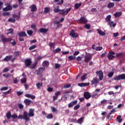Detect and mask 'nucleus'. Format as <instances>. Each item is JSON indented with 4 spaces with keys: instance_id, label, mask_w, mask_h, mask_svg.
<instances>
[{
    "instance_id": "nucleus-1",
    "label": "nucleus",
    "mask_w": 125,
    "mask_h": 125,
    "mask_svg": "<svg viewBox=\"0 0 125 125\" xmlns=\"http://www.w3.org/2000/svg\"><path fill=\"white\" fill-rule=\"evenodd\" d=\"M17 118L19 119L24 120L25 121H30V118L28 117V113L26 111L23 112V115H19L18 116H17Z\"/></svg>"
},
{
    "instance_id": "nucleus-2",
    "label": "nucleus",
    "mask_w": 125,
    "mask_h": 125,
    "mask_svg": "<svg viewBox=\"0 0 125 125\" xmlns=\"http://www.w3.org/2000/svg\"><path fill=\"white\" fill-rule=\"evenodd\" d=\"M113 80L117 81L125 80V74L124 73L118 75L113 78Z\"/></svg>"
},
{
    "instance_id": "nucleus-3",
    "label": "nucleus",
    "mask_w": 125,
    "mask_h": 125,
    "mask_svg": "<svg viewBox=\"0 0 125 125\" xmlns=\"http://www.w3.org/2000/svg\"><path fill=\"white\" fill-rule=\"evenodd\" d=\"M0 39H1L2 42L3 43L9 42H11L12 40H13V39L11 38H5V37L3 35H0Z\"/></svg>"
},
{
    "instance_id": "nucleus-4",
    "label": "nucleus",
    "mask_w": 125,
    "mask_h": 125,
    "mask_svg": "<svg viewBox=\"0 0 125 125\" xmlns=\"http://www.w3.org/2000/svg\"><path fill=\"white\" fill-rule=\"evenodd\" d=\"M115 53L113 50L109 51L107 56L109 60L111 61L114 59Z\"/></svg>"
},
{
    "instance_id": "nucleus-5",
    "label": "nucleus",
    "mask_w": 125,
    "mask_h": 125,
    "mask_svg": "<svg viewBox=\"0 0 125 125\" xmlns=\"http://www.w3.org/2000/svg\"><path fill=\"white\" fill-rule=\"evenodd\" d=\"M96 73L98 76V77H99V80L102 81L104 78V73L102 70L98 71Z\"/></svg>"
},
{
    "instance_id": "nucleus-6",
    "label": "nucleus",
    "mask_w": 125,
    "mask_h": 125,
    "mask_svg": "<svg viewBox=\"0 0 125 125\" xmlns=\"http://www.w3.org/2000/svg\"><path fill=\"white\" fill-rule=\"evenodd\" d=\"M32 61L31 59H27L24 61V65L26 67H28L31 66Z\"/></svg>"
},
{
    "instance_id": "nucleus-7",
    "label": "nucleus",
    "mask_w": 125,
    "mask_h": 125,
    "mask_svg": "<svg viewBox=\"0 0 125 125\" xmlns=\"http://www.w3.org/2000/svg\"><path fill=\"white\" fill-rule=\"evenodd\" d=\"M70 36L75 39L79 37V34L75 32V31L72 30L70 33Z\"/></svg>"
},
{
    "instance_id": "nucleus-8",
    "label": "nucleus",
    "mask_w": 125,
    "mask_h": 125,
    "mask_svg": "<svg viewBox=\"0 0 125 125\" xmlns=\"http://www.w3.org/2000/svg\"><path fill=\"white\" fill-rule=\"evenodd\" d=\"M63 21V18H61V19L59 21H54V24L55 25H57V27H59L60 26H62V24H59L60 23H61Z\"/></svg>"
},
{
    "instance_id": "nucleus-9",
    "label": "nucleus",
    "mask_w": 125,
    "mask_h": 125,
    "mask_svg": "<svg viewBox=\"0 0 125 125\" xmlns=\"http://www.w3.org/2000/svg\"><path fill=\"white\" fill-rule=\"evenodd\" d=\"M99 83V80L96 77H94L92 81H91V85H93L95 84H98Z\"/></svg>"
},
{
    "instance_id": "nucleus-10",
    "label": "nucleus",
    "mask_w": 125,
    "mask_h": 125,
    "mask_svg": "<svg viewBox=\"0 0 125 125\" xmlns=\"http://www.w3.org/2000/svg\"><path fill=\"white\" fill-rule=\"evenodd\" d=\"M45 69L44 67H40L39 68H38V70H37V75L38 76H41L42 75V72H43V71L45 70Z\"/></svg>"
},
{
    "instance_id": "nucleus-11",
    "label": "nucleus",
    "mask_w": 125,
    "mask_h": 125,
    "mask_svg": "<svg viewBox=\"0 0 125 125\" xmlns=\"http://www.w3.org/2000/svg\"><path fill=\"white\" fill-rule=\"evenodd\" d=\"M84 98L86 100H88L91 97V94L88 92H85L83 95Z\"/></svg>"
},
{
    "instance_id": "nucleus-12",
    "label": "nucleus",
    "mask_w": 125,
    "mask_h": 125,
    "mask_svg": "<svg viewBox=\"0 0 125 125\" xmlns=\"http://www.w3.org/2000/svg\"><path fill=\"white\" fill-rule=\"evenodd\" d=\"M92 59V56L91 55H87L84 57V61L86 62H88Z\"/></svg>"
},
{
    "instance_id": "nucleus-13",
    "label": "nucleus",
    "mask_w": 125,
    "mask_h": 125,
    "mask_svg": "<svg viewBox=\"0 0 125 125\" xmlns=\"http://www.w3.org/2000/svg\"><path fill=\"white\" fill-rule=\"evenodd\" d=\"M48 31V28H41L39 29V32L41 33H42L43 34L47 33Z\"/></svg>"
},
{
    "instance_id": "nucleus-14",
    "label": "nucleus",
    "mask_w": 125,
    "mask_h": 125,
    "mask_svg": "<svg viewBox=\"0 0 125 125\" xmlns=\"http://www.w3.org/2000/svg\"><path fill=\"white\" fill-rule=\"evenodd\" d=\"M12 59V55H8L3 59V62H8L9 61H11Z\"/></svg>"
},
{
    "instance_id": "nucleus-15",
    "label": "nucleus",
    "mask_w": 125,
    "mask_h": 125,
    "mask_svg": "<svg viewBox=\"0 0 125 125\" xmlns=\"http://www.w3.org/2000/svg\"><path fill=\"white\" fill-rule=\"evenodd\" d=\"M18 36L19 37H27V35L26 34V33H25L24 31H22V32H19L18 34Z\"/></svg>"
},
{
    "instance_id": "nucleus-16",
    "label": "nucleus",
    "mask_w": 125,
    "mask_h": 125,
    "mask_svg": "<svg viewBox=\"0 0 125 125\" xmlns=\"http://www.w3.org/2000/svg\"><path fill=\"white\" fill-rule=\"evenodd\" d=\"M107 25H108L110 27H113L114 28L115 26L117 25V23H114V21H110L107 22Z\"/></svg>"
},
{
    "instance_id": "nucleus-17",
    "label": "nucleus",
    "mask_w": 125,
    "mask_h": 125,
    "mask_svg": "<svg viewBox=\"0 0 125 125\" xmlns=\"http://www.w3.org/2000/svg\"><path fill=\"white\" fill-rule=\"evenodd\" d=\"M84 117L82 116L81 117L80 119H79L77 121V123L78 124H79V125H82L83 123L84 122Z\"/></svg>"
},
{
    "instance_id": "nucleus-18",
    "label": "nucleus",
    "mask_w": 125,
    "mask_h": 125,
    "mask_svg": "<svg viewBox=\"0 0 125 125\" xmlns=\"http://www.w3.org/2000/svg\"><path fill=\"white\" fill-rule=\"evenodd\" d=\"M30 11H31L32 12H35L37 10H38V8H37L36 5L33 4L31 5L30 6Z\"/></svg>"
},
{
    "instance_id": "nucleus-19",
    "label": "nucleus",
    "mask_w": 125,
    "mask_h": 125,
    "mask_svg": "<svg viewBox=\"0 0 125 125\" xmlns=\"http://www.w3.org/2000/svg\"><path fill=\"white\" fill-rule=\"evenodd\" d=\"M49 62L48 61H44L42 63V66L43 67H48L49 66Z\"/></svg>"
},
{
    "instance_id": "nucleus-20",
    "label": "nucleus",
    "mask_w": 125,
    "mask_h": 125,
    "mask_svg": "<svg viewBox=\"0 0 125 125\" xmlns=\"http://www.w3.org/2000/svg\"><path fill=\"white\" fill-rule=\"evenodd\" d=\"M77 103H78V101L75 100V101L72 102L71 103H69V104H68V106L69 108L72 107L74 105L77 104Z\"/></svg>"
},
{
    "instance_id": "nucleus-21",
    "label": "nucleus",
    "mask_w": 125,
    "mask_h": 125,
    "mask_svg": "<svg viewBox=\"0 0 125 125\" xmlns=\"http://www.w3.org/2000/svg\"><path fill=\"white\" fill-rule=\"evenodd\" d=\"M34 109H29V113L28 115L30 117H32L34 116Z\"/></svg>"
},
{
    "instance_id": "nucleus-22",
    "label": "nucleus",
    "mask_w": 125,
    "mask_h": 125,
    "mask_svg": "<svg viewBox=\"0 0 125 125\" xmlns=\"http://www.w3.org/2000/svg\"><path fill=\"white\" fill-rule=\"evenodd\" d=\"M12 10V7L10 5H8L5 8H3V11H8Z\"/></svg>"
},
{
    "instance_id": "nucleus-23",
    "label": "nucleus",
    "mask_w": 125,
    "mask_h": 125,
    "mask_svg": "<svg viewBox=\"0 0 125 125\" xmlns=\"http://www.w3.org/2000/svg\"><path fill=\"white\" fill-rule=\"evenodd\" d=\"M79 21L82 23H86L87 22V19L84 17H81L80 19H79Z\"/></svg>"
},
{
    "instance_id": "nucleus-24",
    "label": "nucleus",
    "mask_w": 125,
    "mask_h": 125,
    "mask_svg": "<svg viewBox=\"0 0 125 125\" xmlns=\"http://www.w3.org/2000/svg\"><path fill=\"white\" fill-rule=\"evenodd\" d=\"M25 97L28 98H31V99L32 100H34L36 98L35 96L32 95L31 94H25Z\"/></svg>"
},
{
    "instance_id": "nucleus-25",
    "label": "nucleus",
    "mask_w": 125,
    "mask_h": 125,
    "mask_svg": "<svg viewBox=\"0 0 125 125\" xmlns=\"http://www.w3.org/2000/svg\"><path fill=\"white\" fill-rule=\"evenodd\" d=\"M89 85V83H79L78 85L81 87H83L84 86H86Z\"/></svg>"
},
{
    "instance_id": "nucleus-26",
    "label": "nucleus",
    "mask_w": 125,
    "mask_h": 125,
    "mask_svg": "<svg viewBox=\"0 0 125 125\" xmlns=\"http://www.w3.org/2000/svg\"><path fill=\"white\" fill-rule=\"evenodd\" d=\"M72 10V8H69L66 9V10H63V15H66L68 13Z\"/></svg>"
},
{
    "instance_id": "nucleus-27",
    "label": "nucleus",
    "mask_w": 125,
    "mask_h": 125,
    "mask_svg": "<svg viewBox=\"0 0 125 125\" xmlns=\"http://www.w3.org/2000/svg\"><path fill=\"white\" fill-rule=\"evenodd\" d=\"M97 31H98V33L101 36H105V33H104L102 30H101L100 29H98Z\"/></svg>"
},
{
    "instance_id": "nucleus-28",
    "label": "nucleus",
    "mask_w": 125,
    "mask_h": 125,
    "mask_svg": "<svg viewBox=\"0 0 125 125\" xmlns=\"http://www.w3.org/2000/svg\"><path fill=\"white\" fill-rule=\"evenodd\" d=\"M49 46H50V49L53 51L55 49V43L53 42H49Z\"/></svg>"
},
{
    "instance_id": "nucleus-29",
    "label": "nucleus",
    "mask_w": 125,
    "mask_h": 125,
    "mask_svg": "<svg viewBox=\"0 0 125 125\" xmlns=\"http://www.w3.org/2000/svg\"><path fill=\"white\" fill-rule=\"evenodd\" d=\"M23 102L26 105H30L32 101L30 100L25 99Z\"/></svg>"
},
{
    "instance_id": "nucleus-30",
    "label": "nucleus",
    "mask_w": 125,
    "mask_h": 125,
    "mask_svg": "<svg viewBox=\"0 0 125 125\" xmlns=\"http://www.w3.org/2000/svg\"><path fill=\"white\" fill-rule=\"evenodd\" d=\"M122 12L121 11L117 12L114 14V16L116 18L122 16Z\"/></svg>"
},
{
    "instance_id": "nucleus-31",
    "label": "nucleus",
    "mask_w": 125,
    "mask_h": 125,
    "mask_svg": "<svg viewBox=\"0 0 125 125\" xmlns=\"http://www.w3.org/2000/svg\"><path fill=\"white\" fill-rule=\"evenodd\" d=\"M114 6H115L114 3H113V2H109V3L108 4L107 7V8H108L109 9H111V8H113Z\"/></svg>"
},
{
    "instance_id": "nucleus-32",
    "label": "nucleus",
    "mask_w": 125,
    "mask_h": 125,
    "mask_svg": "<svg viewBox=\"0 0 125 125\" xmlns=\"http://www.w3.org/2000/svg\"><path fill=\"white\" fill-rule=\"evenodd\" d=\"M6 117L7 118V120H10V118L12 117L11 112L10 111L8 112L6 114Z\"/></svg>"
},
{
    "instance_id": "nucleus-33",
    "label": "nucleus",
    "mask_w": 125,
    "mask_h": 125,
    "mask_svg": "<svg viewBox=\"0 0 125 125\" xmlns=\"http://www.w3.org/2000/svg\"><path fill=\"white\" fill-rule=\"evenodd\" d=\"M111 16L110 15H107L106 18H105V21H106L107 22L111 21Z\"/></svg>"
},
{
    "instance_id": "nucleus-34",
    "label": "nucleus",
    "mask_w": 125,
    "mask_h": 125,
    "mask_svg": "<svg viewBox=\"0 0 125 125\" xmlns=\"http://www.w3.org/2000/svg\"><path fill=\"white\" fill-rule=\"evenodd\" d=\"M36 85L37 89H40L42 86V83H37Z\"/></svg>"
},
{
    "instance_id": "nucleus-35",
    "label": "nucleus",
    "mask_w": 125,
    "mask_h": 125,
    "mask_svg": "<svg viewBox=\"0 0 125 125\" xmlns=\"http://www.w3.org/2000/svg\"><path fill=\"white\" fill-rule=\"evenodd\" d=\"M37 64H38V62H34V63L30 64V68L31 69H35V67L37 65Z\"/></svg>"
},
{
    "instance_id": "nucleus-36",
    "label": "nucleus",
    "mask_w": 125,
    "mask_h": 125,
    "mask_svg": "<svg viewBox=\"0 0 125 125\" xmlns=\"http://www.w3.org/2000/svg\"><path fill=\"white\" fill-rule=\"evenodd\" d=\"M61 49L58 48L55 50H53V53H54V54H56V53L61 52Z\"/></svg>"
},
{
    "instance_id": "nucleus-37",
    "label": "nucleus",
    "mask_w": 125,
    "mask_h": 125,
    "mask_svg": "<svg viewBox=\"0 0 125 125\" xmlns=\"http://www.w3.org/2000/svg\"><path fill=\"white\" fill-rule=\"evenodd\" d=\"M122 118V116L121 115H118L117 116L116 119L117 120H118V122L119 123H122L123 120L122 119H121Z\"/></svg>"
},
{
    "instance_id": "nucleus-38",
    "label": "nucleus",
    "mask_w": 125,
    "mask_h": 125,
    "mask_svg": "<svg viewBox=\"0 0 125 125\" xmlns=\"http://www.w3.org/2000/svg\"><path fill=\"white\" fill-rule=\"evenodd\" d=\"M82 5V3H75V9H78L80 6H81Z\"/></svg>"
},
{
    "instance_id": "nucleus-39",
    "label": "nucleus",
    "mask_w": 125,
    "mask_h": 125,
    "mask_svg": "<svg viewBox=\"0 0 125 125\" xmlns=\"http://www.w3.org/2000/svg\"><path fill=\"white\" fill-rule=\"evenodd\" d=\"M116 56L117 58H122L123 56H124V54L123 53H116Z\"/></svg>"
},
{
    "instance_id": "nucleus-40",
    "label": "nucleus",
    "mask_w": 125,
    "mask_h": 125,
    "mask_svg": "<svg viewBox=\"0 0 125 125\" xmlns=\"http://www.w3.org/2000/svg\"><path fill=\"white\" fill-rule=\"evenodd\" d=\"M14 30L12 28H10L9 29L7 30V31H8V32L7 33V35L11 34V35H13L14 34V32H13Z\"/></svg>"
},
{
    "instance_id": "nucleus-41",
    "label": "nucleus",
    "mask_w": 125,
    "mask_h": 125,
    "mask_svg": "<svg viewBox=\"0 0 125 125\" xmlns=\"http://www.w3.org/2000/svg\"><path fill=\"white\" fill-rule=\"evenodd\" d=\"M68 60L69 61H72V60H74L76 59V57L75 56L71 55L70 56H68Z\"/></svg>"
},
{
    "instance_id": "nucleus-42",
    "label": "nucleus",
    "mask_w": 125,
    "mask_h": 125,
    "mask_svg": "<svg viewBox=\"0 0 125 125\" xmlns=\"http://www.w3.org/2000/svg\"><path fill=\"white\" fill-rule=\"evenodd\" d=\"M46 118L48 119H52L53 118V115L52 114H49L47 116H46Z\"/></svg>"
},
{
    "instance_id": "nucleus-43",
    "label": "nucleus",
    "mask_w": 125,
    "mask_h": 125,
    "mask_svg": "<svg viewBox=\"0 0 125 125\" xmlns=\"http://www.w3.org/2000/svg\"><path fill=\"white\" fill-rule=\"evenodd\" d=\"M8 89V86H3L1 88H0V90L1 91H6V90H7Z\"/></svg>"
},
{
    "instance_id": "nucleus-44",
    "label": "nucleus",
    "mask_w": 125,
    "mask_h": 125,
    "mask_svg": "<svg viewBox=\"0 0 125 125\" xmlns=\"http://www.w3.org/2000/svg\"><path fill=\"white\" fill-rule=\"evenodd\" d=\"M114 74L113 72H110L108 74L107 76L109 78H112L114 76Z\"/></svg>"
},
{
    "instance_id": "nucleus-45",
    "label": "nucleus",
    "mask_w": 125,
    "mask_h": 125,
    "mask_svg": "<svg viewBox=\"0 0 125 125\" xmlns=\"http://www.w3.org/2000/svg\"><path fill=\"white\" fill-rule=\"evenodd\" d=\"M30 27L34 31H36L37 30L36 25L35 24H32L30 25Z\"/></svg>"
},
{
    "instance_id": "nucleus-46",
    "label": "nucleus",
    "mask_w": 125,
    "mask_h": 125,
    "mask_svg": "<svg viewBox=\"0 0 125 125\" xmlns=\"http://www.w3.org/2000/svg\"><path fill=\"white\" fill-rule=\"evenodd\" d=\"M33 33L34 32L31 30H27V34L29 36H31Z\"/></svg>"
},
{
    "instance_id": "nucleus-47",
    "label": "nucleus",
    "mask_w": 125,
    "mask_h": 125,
    "mask_svg": "<svg viewBox=\"0 0 125 125\" xmlns=\"http://www.w3.org/2000/svg\"><path fill=\"white\" fill-rule=\"evenodd\" d=\"M50 11V9L48 7H45L44 8L43 13H48Z\"/></svg>"
},
{
    "instance_id": "nucleus-48",
    "label": "nucleus",
    "mask_w": 125,
    "mask_h": 125,
    "mask_svg": "<svg viewBox=\"0 0 125 125\" xmlns=\"http://www.w3.org/2000/svg\"><path fill=\"white\" fill-rule=\"evenodd\" d=\"M36 47H37L36 45H33L29 48V50H32V49H35Z\"/></svg>"
},
{
    "instance_id": "nucleus-49",
    "label": "nucleus",
    "mask_w": 125,
    "mask_h": 125,
    "mask_svg": "<svg viewBox=\"0 0 125 125\" xmlns=\"http://www.w3.org/2000/svg\"><path fill=\"white\" fill-rule=\"evenodd\" d=\"M95 49L96 51H99L103 50V48L102 46H98V47H96Z\"/></svg>"
},
{
    "instance_id": "nucleus-50",
    "label": "nucleus",
    "mask_w": 125,
    "mask_h": 125,
    "mask_svg": "<svg viewBox=\"0 0 125 125\" xmlns=\"http://www.w3.org/2000/svg\"><path fill=\"white\" fill-rule=\"evenodd\" d=\"M21 52L20 51H15L14 53V54L15 55V56L16 57H18L19 56H20Z\"/></svg>"
},
{
    "instance_id": "nucleus-51",
    "label": "nucleus",
    "mask_w": 125,
    "mask_h": 125,
    "mask_svg": "<svg viewBox=\"0 0 125 125\" xmlns=\"http://www.w3.org/2000/svg\"><path fill=\"white\" fill-rule=\"evenodd\" d=\"M81 105L79 104H78L77 105H75L74 107V109L75 110H77L79 109V108L80 107Z\"/></svg>"
},
{
    "instance_id": "nucleus-52",
    "label": "nucleus",
    "mask_w": 125,
    "mask_h": 125,
    "mask_svg": "<svg viewBox=\"0 0 125 125\" xmlns=\"http://www.w3.org/2000/svg\"><path fill=\"white\" fill-rule=\"evenodd\" d=\"M15 19H14L13 18H9V20H8V21L11 22H15Z\"/></svg>"
},
{
    "instance_id": "nucleus-53",
    "label": "nucleus",
    "mask_w": 125,
    "mask_h": 125,
    "mask_svg": "<svg viewBox=\"0 0 125 125\" xmlns=\"http://www.w3.org/2000/svg\"><path fill=\"white\" fill-rule=\"evenodd\" d=\"M11 118L13 119H16L18 118V115L16 114H13L11 115Z\"/></svg>"
},
{
    "instance_id": "nucleus-54",
    "label": "nucleus",
    "mask_w": 125,
    "mask_h": 125,
    "mask_svg": "<svg viewBox=\"0 0 125 125\" xmlns=\"http://www.w3.org/2000/svg\"><path fill=\"white\" fill-rule=\"evenodd\" d=\"M71 87V84L70 83L67 84L63 86V88H69Z\"/></svg>"
},
{
    "instance_id": "nucleus-55",
    "label": "nucleus",
    "mask_w": 125,
    "mask_h": 125,
    "mask_svg": "<svg viewBox=\"0 0 125 125\" xmlns=\"http://www.w3.org/2000/svg\"><path fill=\"white\" fill-rule=\"evenodd\" d=\"M87 77V74H84V75H83V76H82L81 77V80L82 81H84L85 80V79Z\"/></svg>"
},
{
    "instance_id": "nucleus-56",
    "label": "nucleus",
    "mask_w": 125,
    "mask_h": 125,
    "mask_svg": "<svg viewBox=\"0 0 125 125\" xmlns=\"http://www.w3.org/2000/svg\"><path fill=\"white\" fill-rule=\"evenodd\" d=\"M51 108L52 109V112L55 113L58 111L56 109V108H55V107H54V106H51Z\"/></svg>"
},
{
    "instance_id": "nucleus-57",
    "label": "nucleus",
    "mask_w": 125,
    "mask_h": 125,
    "mask_svg": "<svg viewBox=\"0 0 125 125\" xmlns=\"http://www.w3.org/2000/svg\"><path fill=\"white\" fill-rule=\"evenodd\" d=\"M107 102V100H102L101 102V104H106Z\"/></svg>"
},
{
    "instance_id": "nucleus-58",
    "label": "nucleus",
    "mask_w": 125,
    "mask_h": 125,
    "mask_svg": "<svg viewBox=\"0 0 125 125\" xmlns=\"http://www.w3.org/2000/svg\"><path fill=\"white\" fill-rule=\"evenodd\" d=\"M13 83L14 84H16L18 83V81L17 80V78H14L13 80Z\"/></svg>"
},
{
    "instance_id": "nucleus-59",
    "label": "nucleus",
    "mask_w": 125,
    "mask_h": 125,
    "mask_svg": "<svg viewBox=\"0 0 125 125\" xmlns=\"http://www.w3.org/2000/svg\"><path fill=\"white\" fill-rule=\"evenodd\" d=\"M47 91L49 92H51L53 91V88L52 87H49L47 88Z\"/></svg>"
},
{
    "instance_id": "nucleus-60",
    "label": "nucleus",
    "mask_w": 125,
    "mask_h": 125,
    "mask_svg": "<svg viewBox=\"0 0 125 125\" xmlns=\"http://www.w3.org/2000/svg\"><path fill=\"white\" fill-rule=\"evenodd\" d=\"M9 15H10L9 12H3V13H2V16H9Z\"/></svg>"
},
{
    "instance_id": "nucleus-61",
    "label": "nucleus",
    "mask_w": 125,
    "mask_h": 125,
    "mask_svg": "<svg viewBox=\"0 0 125 125\" xmlns=\"http://www.w3.org/2000/svg\"><path fill=\"white\" fill-rule=\"evenodd\" d=\"M59 95H61V92L60 91H57L56 93H55V96L58 97Z\"/></svg>"
},
{
    "instance_id": "nucleus-62",
    "label": "nucleus",
    "mask_w": 125,
    "mask_h": 125,
    "mask_svg": "<svg viewBox=\"0 0 125 125\" xmlns=\"http://www.w3.org/2000/svg\"><path fill=\"white\" fill-rule=\"evenodd\" d=\"M115 112V109L113 108L111 110L110 112H109V115H111L113 114Z\"/></svg>"
},
{
    "instance_id": "nucleus-63",
    "label": "nucleus",
    "mask_w": 125,
    "mask_h": 125,
    "mask_svg": "<svg viewBox=\"0 0 125 125\" xmlns=\"http://www.w3.org/2000/svg\"><path fill=\"white\" fill-rule=\"evenodd\" d=\"M18 106L19 109H22L23 108V105L21 104H19Z\"/></svg>"
},
{
    "instance_id": "nucleus-64",
    "label": "nucleus",
    "mask_w": 125,
    "mask_h": 125,
    "mask_svg": "<svg viewBox=\"0 0 125 125\" xmlns=\"http://www.w3.org/2000/svg\"><path fill=\"white\" fill-rule=\"evenodd\" d=\"M23 92H21V91H17V94L19 96L21 95L22 94H23Z\"/></svg>"
}]
</instances>
